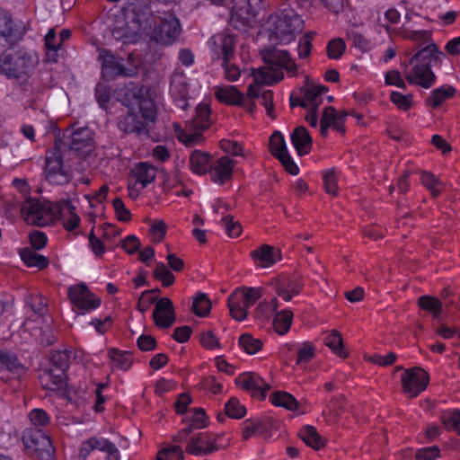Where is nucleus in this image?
I'll return each instance as SVG.
<instances>
[{"label":"nucleus","mask_w":460,"mask_h":460,"mask_svg":"<svg viewBox=\"0 0 460 460\" xmlns=\"http://www.w3.org/2000/svg\"><path fill=\"white\" fill-rule=\"evenodd\" d=\"M124 104L128 110L119 118V130L127 134L147 135L146 127L156 117L155 104L150 97L149 89L145 85L129 83L126 87Z\"/></svg>","instance_id":"obj_1"},{"label":"nucleus","mask_w":460,"mask_h":460,"mask_svg":"<svg viewBox=\"0 0 460 460\" xmlns=\"http://www.w3.org/2000/svg\"><path fill=\"white\" fill-rule=\"evenodd\" d=\"M151 0H132L125 13L123 22H117L111 34L117 40L125 43L137 42L143 36H148L157 18L151 8Z\"/></svg>","instance_id":"obj_2"},{"label":"nucleus","mask_w":460,"mask_h":460,"mask_svg":"<svg viewBox=\"0 0 460 460\" xmlns=\"http://www.w3.org/2000/svg\"><path fill=\"white\" fill-rule=\"evenodd\" d=\"M304 22L288 4H283L278 13L268 21V30L271 40L280 43H288L295 34L303 30Z\"/></svg>","instance_id":"obj_3"},{"label":"nucleus","mask_w":460,"mask_h":460,"mask_svg":"<svg viewBox=\"0 0 460 460\" xmlns=\"http://www.w3.org/2000/svg\"><path fill=\"white\" fill-rule=\"evenodd\" d=\"M38 64L36 54L24 49L5 50L0 55V74L9 79H23Z\"/></svg>","instance_id":"obj_4"},{"label":"nucleus","mask_w":460,"mask_h":460,"mask_svg":"<svg viewBox=\"0 0 460 460\" xmlns=\"http://www.w3.org/2000/svg\"><path fill=\"white\" fill-rule=\"evenodd\" d=\"M64 208L59 203H52L49 200L29 199L21 207L24 220L30 225L45 226L62 216Z\"/></svg>","instance_id":"obj_5"},{"label":"nucleus","mask_w":460,"mask_h":460,"mask_svg":"<svg viewBox=\"0 0 460 460\" xmlns=\"http://www.w3.org/2000/svg\"><path fill=\"white\" fill-rule=\"evenodd\" d=\"M44 173L46 180L56 185L66 184L72 179L71 172L64 166L59 141H56L54 146L46 152Z\"/></svg>","instance_id":"obj_6"},{"label":"nucleus","mask_w":460,"mask_h":460,"mask_svg":"<svg viewBox=\"0 0 460 460\" xmlns=\"http://www.w3.org/2000/svg\"><path fill=\"white\" fill-rule=\"evenodd\" d=\"M156 13H161V15L157 17L159 24L155 25V23L152 26V31L149 35L152 40L159 44L166 46L172 45L181 33L180 21L172 11H165L163 13L156 11Z\"/></svg>","instance_id":"obj_7"},{"label":"nucleus","mask_w":460,"mask_h":460,"mask_svg":"<svg viewBox=\"0 0 460 460\" xmlns=\"http://www.w3.org/2000/svg\"><path fill=\"white\" fill-rule=\"evenodd\" d=\"M261 297L260 289L254 288H237L231 294L227 301L231 316L236 321H243L247 316V309Z\"/></svg>","instance_id":"obj_8"},{"label":"nucleus","mask_w":460,"mask_h":460,"mask_svg":"<svg viewBox=\"0 0 460 460\" xmlns=\"http://www.w3.org/2000/svg\"><path fill=\"white\" fill-rule=\"evenodd\" d=\"M211 123L209 106L200 103L196 108L195 117L189 123V131L181 130L178 133V138L185 145L192 146L201 141V132L208 129Z\"/></svg>","instance_id":"obj_9"},{"label":"nucleus","mask_w":460,"mask_h":460,"mask_svg":"<svg viewBox=\"0 0 460 460\" xmlns=\"http://www.w3.org/2000/svg\"><path fill=\"white\" fill-rule=\"evenodd\" d=\"M22 441L28 454L31 456L40 460H52L55 448L49 438L40 429L24 433Z\"/></svg>","instance_id":"obj_10"},{"label":"nucleus","mask_w":460,"mask_h":460,"mask_svg":"<svg viewBox=\"0 0 460 460\" xmlns=\"http://www.w3.org/2000/svg\"><path fill=\"white\" fill-rule=\"evenodd\" d=\"M59 143L61 146L67 147L69 151L82 157L88 156L94 148L92 131L87 127L77 128Z\"/></svg>","instance_id":"obj_11"},{"label":"nucleus","mask_w":460,"mask_h":460,"mask_svg":"<svg viewBox=\"0 0 460 460\" xmlns=\"http://www.w3.org/2000/svg\"><path fill=\"white\" fill-rule=\"evenodd\" d=\"M214 42L223 54V66L226 79L230 82L237 80L240 76V69L235 65L230 64L234 57V37L227 34H217L214 37Z\"/></svg>","instance_id":"obj_12"},{"label":"nucleus","mask_w":460,"mask_h":460,"mask_svg":"<svg viewBox=\"0 0 460 460\" xmlns=\"http://www.w3.org/2000/svg\"><path fill=\"white\" fill-rule=\"evenodd\" d=\"M429 382V374L420 367L408 368L402 376V389L411 398L416 397L423 392Z\"/></svg>","instance_id":"obj_13"},{"label":"nucleus","mask_w":460,"mask_h":460,"mask_svg":"<svg viewBox=\"0 0 460 460\" xmlns=\"http://www.w3.org/2000/svg\"><path fill=\"white\" fill-rule=\"evenodd\" d=\"M93 450L106 453L107 460H119V452L117 447L102 437H92L82 443L78 454L79 460H86L89 454Z\"/></svg>","instance_id":"obj_14"},{"label":"nucleus","mask_w":460,"mask_h":460,"mask_svg":"<svg viewBox=\"0 0 460 460\" xmlns=\"http://www.w3.org/2000/svg\"><path fill=\"white\" fill-rule=\"evenodd\" d=\"M25 34V27L22 22L12 19L11 14L0 8V36L10 45L17 43Z\"/></svg>","instance_id":"obj_15"},{"label":"nucleus","mask_w":460,"mask_h":460,"mask_svg":"<svg viewBox=\"0 0 460 460\" xmlns=\"http://www.w3.org/2000/svg\"><path fill=\"white\" fill-rule=\"evenodd\" d=\"M102 61L103 75L109 79L118 76L130 77L136 74V68H127L122 64V59L116 58L110 50L103 49L100 54Z\"/></svg>","instance_id":"obj_16"},{"label":"nucleus","mask_w":460,"mask_h":460,"mask_svg":"<svg viewBox=\"0 0 460 460\" xmlns=\"http://www.w3.org/2000/svg\"><path fill=\"white\" fill-rule=\"evenodd\" d=\"M262 58L267 65L284 68L291 76L297 73V66L287 50L276 48L268 49L262 51Z\"/></svg>","instance_id":"obj_17"},{"label":"nucleus","mask_w":460,"mask_h":460,"mask_svg":"<svg viewBox=\"0 0 460 460\" xmlns=\"http://www.w3.org/2000/svg\"><path fill=\"white\" fill-rule=\"evenodd\" d=\"M235 384L241 388L250 392L252 397L260 400L266 398V393L270 389V385L254 373H243L235 379Z\"/></svg>","instance_id":"obj_18"},{"label":"nucleus","mask_w":460,"mask_h":460,"mask_svg":"<svg viewBox=\"0 0 460 460\" xmlns=\"http://www.w3.org/2000/svg\"><path fill=\"white\" fill-rule=\"evenodd\" d=\"M216 439L210 433L198 432L191 434L186 447V452L194 456L208 455L216 450Z\"/></svg>","instance_id":"obj_19"},{"label":"nucleus","mask_w":460,"mask_h":460,"mask_svg":"<svg viewBox=\"0 0 460 460\" xmlns=\"http://www.w3.org/2000/svg\"><path fill=\"white\" fill-rule=\"evenodd\" d=\"M411 72L407 73V64H404L406 80L411 84H418L423 88H430L436 82V75L432 72L430 63L413 64Z\"/></svg>","instance_id":"obj_20"},{"label":"nucleus","mask_w":460,"mask_h":460,"mask_svg":"<svg viewBox=\"0 0 460 460\" xmlns=\"http://www.w3.org/2000/svg\"><path fill=\"white\" fill-rule=\"evenodd\" d=\"M235 164L234 160L226 155L212 161L208 171L211 180L218 184L231 180Z\"/></svg>","instance_id":"obj_21"},{"label":"nucleus","mask_w":460,"mask_h":460,"mask_svg":"<svg viewBox=\"0 0 460 460\" xmlns=\"http://www.w3.org/2000/svg\"><path fill=\"white\" fill-rule=\"evenodd\" d=\"M153 319L155 323L161 328H169L175 322V314L172 302L163 297L157 300L153 312Z\"/></svg>","instance_id":"obj_22"},{"label":"nucleus","mask_w":460,"mask_h":460,"mask_svg":"<svg viewBox=\"0 0 460 460\" xmlns=\"http://www.w3.org/2000/svg\"><path fill=\"white\" fill-rule=\"evenodd\" d=\"M257 11L252 5V0H238L232 9L231 20L238 22L243 26H252L255 22Z\"/></svg>","instance_id":"obj_23"},{"label":"nucleus","mask_w":460,"mask_h":460,"mask_svg":"<svg viewBox=\"0 0 460 460\" xmlns=\"http://www.w3.org/2000/svg\"><path fill=\"white\" fill-rule=\"evenodd\" d=\"M273 75H275L274 82H279L284 77L283 72L280 70L260 69L258 73L254 75L253 83L249 85L246 96L252 100L260 98L262 93L261 85L268 84L269 79Z\"/></svg>","instance_id":"obj_24"},{"label":"nucleus","mask_w":460,"mask_h":460,"mask_svg":"<svg viewBox=\"0 0 460 460\" xmlns=\"http://www.w3.org/2000/svg\"><path fill=\"white\" fill-rule=\"evenodd\" d=\"M444 56L435 43H429L426 47L417 51L409 60V65L441 63V58Z\"/></svg>","instance_id":"obj_25"},{"label":"nucleus","mask_w":460,"mask_h":460,"mask_svg":"<svg viewBox=\"0 0 460 460\" xmlns=\"http://www.w3.org/2000/svg\"><path fill=\"white\" fill-rule=\"evenodd\" d=\"M303 286L304 284L299 278H288L279 280L276 283L275 290L279 296L288 302L291 301L293 296H297L301 292Z\"/></svg>","instance_id":"obj_26"},{"label":"nucleus","mask_w":460,"mask_h":460,"mask_svg":"<svg viewBox=\"0 0 460 460\" xmlns=\"http://www.w3.org/2000/svg\"><path fill=\"white\" fill-rule=\"evenodd\" d=\"M251 256L254 261H260L262 267H270L281 260V252L273 246L262 244L257 250L252 251Z\"/></svg>","instance_id":"obj_27"},{"label":"nucleus","mask_w":460,"mask_h":460,"mask_svg":"<svg viewBox=\"0 0 460 460\" xmlns=\"http://www.w3.org/2000/svg\"><path fill=\"white\" fill-rule=\"evenodd\" d=\"M291 142L300 156L307 155L312 148V138L304 126L295 128L291 134Z\"/></svg>","instance_id":"obj_28"},{"label":"nucleus","mask_w":460,"mask_h":460,"mask_svg":"<svg viewBox=\"0 0 460 460\" xmlns=\"http://www.w3.org/2000/svg\"><path fill=\"white\" fill-rule=\"evenodd\" d=\"M40 383L45 389L58 390L65 385L66 373L57 371L53 367L46 369L40 376Z\"/></svg>","instance_id":"obj_29"},{"label":"nucleus","mask_w":460,"mask_h":460,"mask_svg":"<svg viewBox=\"0 0 460 460\" xmlns=\"http://www.w3.org/2000/svg\"><path fill=\"white\" fill-rule=\"evenodd\" d=\"M215 95L219 102L231 105H241L244 99L243 94L232 85L217 88Z\"/></svg>","instance_id":"obj_30"},{"label":"nucleus","mask_w":460,"mask_h":460,"mask_svg":"<svg viewBox=\"0 0 460 460\" xmlns=\"http://www.w3.org/2000/svg\"><path fill=\"white\" fill-rule=\"evenodd\" d=\"M211 155L200 150H195L190 154V169L197 174H205L210 169Z\"/></svg>","instance_id":"obj_31"},{"label":"nucleus","mask_w":460,"mask_h":460,"mask_svg":"<svg viewBox=\"0 0 460 460\" xmlns=\"http://www.w3.org/2000/svg\"><path fill=\"white\" fill-rule=\"evenodd\" d=\"M132 173L137 181L141 183L142 188H145L155 179L156 169L147 163H139L135 166Z\"/></svg>","instance_id":"obj_32"},{"label":"nucleus","mask_w":460,"mask_h":460,"mask_svg":"<svg viewBox=\"0 0 460 460\" xmlns=\"http://www.w3.org/2000/svg\"><path fill=\"white\" fill-rule=\"evenodd\" d=\"M300 438L314 449H320L324 447V439L313 426L306 425L303 427L298 433Z\"/></svg>","instance_id":"obj_33"},{"label":"nucleus","mask_w":460,"mask_h":460,"mask_svg":"<svg viewBox=\"0 0 460 460\" xmlns=\"http://www.w3.org/2000/svg\"><path fill=\"white\" fill-rule=\"evenodd\" d=\"M456 89L453 86L447 85L434 89L426 100V104L432 108L439 107L447 99L453 97Z\"/></svg>","instance_id":"obj_34"},{"label":"nucleus","mask_w":460,"mask_h":460,"mask_svg":"<svg viewBox=\"0 0 460 460\" xmlns=\"http://www.w3.org/2000/svg\"><path fill=\"white\" fill-rule=\"evenodd\" d=\"M21 258L27 266L37 267L39 270L45 269L49 265V260L31 248L22 249Z\"/></svg>","instance_id":"obj_35"},{"label":"nucleus","mask_w":460,"mask_h":460,"mask_svg":"<svg viewBox=\"0 0 460 460\" xmlns=\"http://www.w3.org/2000/svg\"><path fill=\"white\" fill-rule=\"evenodd\" d=\"M418 305L422 310L431 313L435 318H438L443 310L442 302L438 298L428 295L418 298Z\"/></svg>","instance_id":"obj_36"},{"label":"nucleus","mask_w":460,"mask_h":460,"mask_svg":"<svg viewBox=\"0 0 460 460\" xmlns=\"http://www.w3.org/2000/svg\"><path fill=\"white\" fill-rule=\"evenodd\" d=\"M293 316V313L290 310L276 312L273 321L275 331L280 335L287 333L290 329Z\"/></svg>","instance_id":"obj_37"},{"label":"nucleus","mask_w":460,"mask_h":460,"mask_svg":"<svg viewBox=\"0 0 460 460\" xmlns=\"http://www.w3.org/2000/svg\"><path fill=\"white\" fill-rule=\"evenodd\" d=\"M279 301L272 298L270 302H261L253 311V316L260 321H268L277 312Z\"/></svg>","instance_id":"obj_38"},{"label":"nucleus","mask_w":460,"mask_h":460,"mask_svg":"<svg viewBox=\"0 0 460 460\" xmlns=\"http://www.w3.org/2000/svg\"><path fill=\"white\" fill-rule=\"evenodd\" d=\"M324 344L341 358L348 357V352L343 349V339L337 330H332L324 338Z\"/></svg>","instance_id":"obj_39"},{"label":"nucleus","mask_w":460,"mask_h":460,"mask_svg":"<svg viewBox=\"0 0 460 460\" xmlns=\"http://www.w3.org/2000/svg\"><path fill=\"white\" fill-rule=\"evenodd\" d=\"M270 400L273 404L284 407L289 411H296L298 407L296 398L286 392H275L270 394Z\"/></svg>","instance_id":"obj_40"},{"label":"nucleus","mask_w":460,"mask_h":460,"mask_svg":"<svg viewBox=\"0 0 460 460\" xmlns=\"http://www.w3.org/2000/svg\"><path fill=\"white\" fill-rule=\"evenodd\" d=\"M301 91L304 92V99L305 102H308L315 106L316 104H320V102H317L318 97L323 93L327 92L328 89L323 85H314L310 84L308 80H306V86L302 87Z\"/></svg>","instance_id":"obj_41"},{"label":"nucleus","mask_w":460,"mask_h":460,"mask_svg":"<svg viewBox=\"0 0 460 460\" xmlns=\"http://www.w3.org/2000/svg\"><path fill=\"white\" fill-rule=\"evenodd\" d=\"M270 153L276 158L287 154V146L283 135L279 131H275L270 137Z\"/></svg>","instance_id":"obj_42"},{"label":"nucleus","mask_w":460,"mask_h":460,"mask_svg":"<svg viewBox=\"0 0 460 460\" xmlns=\"http://www.w3.org/2000/svg\"><path fill=\"white\" fill-rule=\"evenodd\" d=\"M70 352L67 350L54 351L50 357L51 367L57 371L66 373L69 367Z\"/></svg>","instance_id":"obj_43"},{"label":"nucleus","mask_w":460,"mask_h":460,"mask_svg":"<svg viewBox=\"0 0 460 460\" xmlns=\"http://www.w3.org/2000/svg\"><path fill=\"white\" fill-rule=\"evenodd\" d=\"M210 309L211 302L208 296L203 293L198 294L192 304L193 313L199 317H204L208 314Z\"/></svg>","instance_id":"obj_44"},{"label":"nucleus","mask_w":460,"mask_h":460,"mask_svg":"<svg viewBox=\"0 0 460 460\" xmlns=\"http://www.w3.org/2000/svg\"><path fill=\"white\" fill-rule=\"evenodd\" d=\"M153 276L155 279L161 280L164 287L172 286L175 280L174 275L163 262L156 263Z\"/></svg>","instance_id":"obj_45"},{"label":"nucleus","mask_w":460,"mask_h":460,"mask_svg":"<svg viewBox=\"0 0 460 460\" xmlns=\"http://www.w3.org/2000/svg\"><path fill=\"white\" fill-rule=\"evenodd\" d=\"M26 303L31 308L32 312L39 315H44L48 311V303L47 299L40 295H30Z\"/></svg>","instance_id":"obj_46"},{"label":"nucleus","mask_w":460,"mask_h":460,"mask_svg":"<svg viewBox=\"0 0 460 460\" xmlns=\"http://www.w3.org/2000/svg\"><path fill=\"white\" fill-rule=\"evenodd\" d=\"M240 346L248 353L254 354L262 347V341L253 338L249 333H244L239 338Z\"/></svg>","instance_id":"obj_47"},{"label":"nucleus","mask_w":460,"mask_h":460,"mask_svg":"<svg viewBox=\"0 0 460 460\" xmlns=\"http://www.w3.org/2000/svg\"><path fill=\"white\" fill-rule=\"evenodd\" d=\"M19 368H21V364L14 354L0 350V370L16 371Z\"/></svg>","instance_id":"obj_48"},{"label":"nucleus","mask_w":460,"mask_h":460,"mask_svg":"<svg viewBox=\"0 0 460 460\" xmlns=\"http://www.w3.org/2000/svg\"><path fill=\"white\" fill-rule=\"evenodd\" d=\"M345 398L343 396L332 398L326 405L327 411H323V414H327L330 418L337 419L341 413L344 411Z\"/></svg>","instance_id":"obj_49"},{"label":"nucleus","mask_w":460,"mask_h":460,"mask_svg":"<svg viewBox=\"0 0 460 460\" xmlns=\"http://www.w3.org/2000/svg\"><path fill=\"white\" fill-rule=\"evenodd\" d=\"M109 358L121 369H128L131 365V356L126 351L112 349L109 351Z\"/></svg>","instance_id":"obj_50"},{"label":"nucleus","mask_w":460,"mask_h":460,"mask_svg":"<svg viewBox=\"0 0 460 460\" xmlns=\"http://www.w3.org/2000/svg\"><path fill=\"white\" fill-rule=\"evenodd\" d=\"M227 416L234 419H241L244 416L246 409L235 398H231L225 406Z\"/></svg>","instance_id":"obj_51"},{"label":"nucleus","mask_w":460,"mask_h":460,"mask_svg":"<svg viewBox=\"0 0 460 460\" xmlns=\"http://www.w3.org/2000/svg\"><path fill=\"white\" fill-rule=\"evenodd\" d=\"M345 43L341 38L333 39L327 45V56L329 58L338 59L345 50Z\"/></svg>","instance_id":"obj_52"},{"label":"nucleus","mask_w":460,"mask_h":460,"mask_svg":"<svg viewBox=\"0 0 460 460\" xmlns=\"http://www.w3.org/2000/svg\"><path fill=\"white\" fill-rule=\"evenodd\" d=\"M347 39L354 47L359 49L362 51H366L369 49L368 40L355 29L348 31Z\"/></svg>","instance_id":"obj_53"},{"label":"nucleus","mask_w":460,"mask_h":460,"mask_svg":"<svg viewBox=\"0 0 460 460\" xmlns=\"http://www.w3.org/2000/svg\"><path fill=\"white\" fill-rule=\"evenodd\" d=\"M296 353V364L304 365L307 364L314 357L315 349L312 344L305 342L297 349Z\"/></svg>","instance_id":"obj_54"},{"label":"nucleus","mask_w":460,"mask_h":460,"mask_svg":"<svg viewBox=\"0 0 460 460\" xmlns=\"http://www.w3.org/2000/svg\"><path fill=\"white\" fill-rule=\"evenodd\" d=\"M441 420L447 429H454L460 435V411L455 410L450 414L443 415Z\"/></svg>","instance_id":"obj_55"},{"label":"nucleus","mask_w":460,"mask_h":460,"mask_svg":"<svg viewBox=\"0 0 460 460\" xmlns=\"http://www.w3.org/2000/svg\"><path fill=\"white\" fill-rule=\"evenodd\" d=\"M420 180L421 183L430 191L433 198H437L440 194V190L437 188L438 185H440V182L433 174L423 172Z\"/></svg>","instance_id":"obj_56"},{"label":"nucleus","mask_w":460,"mask_h":460,"mask_svg":"<svg viewBox=\"0 0 460 460\" xmlns=\"http://www.w3.org/2000/svg\"><path fill=\"white\" fill-rule=\"evenodd\" d=\"M64 208L69 214L67 218H63L64 227L67 231H73L79 226L80 217L75 213V208L68 202L64 203Z\"/></svg>","instance_id":"obj_57"},{"label":"nucleus","mask_w":460,"mask_h":460,"mask_svg":"<svg viewBox=\"0 0 460 460\" xmlns=\"http://www.w3.org/2000/svg\"><path fill=\"white\" fill-rule=\"evenodd\" d=\"M402 35L404 38L419 44H424L430 40L431 32L429 31H409L403 30Z\"/></svg>","instance_id":"obj_58"},{"label":"nucleus","mask_w":460,"mask_h":460,"mask_svg":"<svg viewBox=\"0 0 460 460\" xmlns=\"http://www.w3.org/2000/svg\"><path fill=\"white\" fill-rule=\"evenodd\" d=\"M390 99L399 109L408 111L412 105V95H403L398 92H392Z\"/></svg>","instance_id":"obj_59"},{"label":"nucleus","mask_w":460,"mask_h":460,"mask_svg":"<svg viewBox=\"0 0 460 460\" xmlns=\"http://www.w3.org/2000/svg\"><path fill=\"white\" fill-rule=\"evenodd\" d=\"M323 183L325 191L331 195H336L338 192L337 174L333 169L328 170L323 174Z\"/></svg>","instance_id":"obj_60"},{"label":"nucleus","mask_w":460,"mask_h":460,"mask_svg":"<svg viewBox=\"0 0 460 460\" xmlns=\"http://www.w3.org/2000/svg\"><path fill=\"white\" fill-rule=\"evenodd\" d=\"M314 34L315 33L314 31H308L304 37L300 39L297 48L299 58H305L310 55L312 49V40Z\"/></svg>","instance_id":"obj_61"},{"label":"nucleus","mask_w":460,"mask_h":460,"mask_svg":"<svg viewBox=\"0 0 460 460\" xmlns=\"http://www.w3.org/2000/svg\"><path fill=\"white\" fill-rule=\"evenodd\" d=\"M222 223L225 226L226 234L230 237H238L242 233V226L237 221H234L232 216L227 215L223 217Z\"/></svg>","instance_id":"obj_62"},{"label":"nucleus","mask_w":460,"mask_h":460,"mask_svg":"<svg viewBox=\"0 0 460 460\" xmlns=\"http://www.w3.org/2000/svg\"><path fill=\"white\" fill-rule=\"evenodd\" d=\"M29 418L32 425L36 427H45L49 423V416L41 409H34L30 414Z\"/></svg>","instance_id":"obj_63"},{"label":"nucleus","mask_w":460,"mask_h":460,"mask_svg":"<svg viewBox=\"0 0 460 460\" xmlns=\"http://www.w3.org/2000/svg\"><path fill=\"white\" fill-rule=\"evenodd\" d=\"M112 206L116 211L117 217L119 221L128 222L131 218L129 210L125 207L120 198H116L112 201Z\"/></svg>","instance_id":"obj_64"}]
</instances>
